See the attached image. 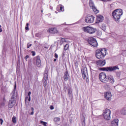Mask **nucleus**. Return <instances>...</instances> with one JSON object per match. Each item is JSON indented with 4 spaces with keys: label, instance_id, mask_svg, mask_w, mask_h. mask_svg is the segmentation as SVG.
<instances>
[{
    "label": "nucleus",
    "instance_id": "17",
    "mask_svg": "<svg viewBox=\"0 0 126 126\" xmlns=\"http://www.w3.org/2000/svg\"><path fill=\"white\" fill-rule=\"evenodd\" d=\"M49 33H51V34H56V33H58V30L56 28H49L48 30Z\"/></svg>",
    "mask_w": 126,
    "mask_h": 126
},
{
    "label": "nucleus",
    "instance_id": "43",
    "mask_svg": "<svg viewBox=\"0 0 126 126\" xmlns=\"http://www.w3.org/2000/svg\"><path fill=\"white\" fill-rule=\"evenodd\" d=\"M31 115H34V111L32 112Z\"/></svg>",
    "mask_w": 126,
    "mask_h": 126
},
{
    "label": "nucleus",
    "instance_id": "48",
    "mask_svg": "<svg viewBox=\"0 0 126 126\" xmlns=\"http://www.w3.org/2000/svg\"><path fill=\"white\" fill-rule=\"evenodd\" d=\"M64 90H65V91H66V88H65V87H64Z\"/></svg>",
    "mask_w": 126,
    "mask_h": 126
},
{
    "label": "nucleus",
    "instance_id": "7",
    "mask_svg": "<svg viewBox=\"0 0 126 126\" xmlns=\"http://www.w3.org/2000/svg\"><path fill=\"white\" fill-rule=\"evenodd\" d=\"M32 62L33 63V64L35 65H37L38 67H40V66H41V59H40V57L36 56L34 57L32 60Z\"/></svg>",
    "mask_w": 126,
    "mask_h": 126
},
{
    "label": "nucleus",
    "instance_id": "50",
    "mask_svg": "<svg viewBox=\"0 0 126 126\" xmlns=\"http://www.w3.org/2000/svg\"><path fill=\"white\" fill-rule=\"evenodd\" d=\"M56 12V13H58V12Z\"/></svg>",
    "mask_w": 126,
    "mask_h": 126
},
{
    "label": "nucleus",
    "instance_id": "31",
    "mask_svg": "<svg viewBox=\"0 0 126 126\" xmlns=\"http://www.w3.org/2000/svg\"><path fill=\"white\" fill-rule=\"evenodd\" d=\"M106 27H105V25H103L101 27V29L103 30V31H105Z\"/></svg>",
    "mask_w": 126,
    "mask_h": 126
},
{
    "label": "nucleus",
    "instance_id": "44",
    "mask_svg": "<svg viewBox=\"0 0 126 126\" xmlns=\"http://www.w3.org/2000/svg\"><path fill=\"white\" fill-rule=\"evenodd\" d=\"M44 48H45V49H48V48H49V47H48V46H45Z\"/></svg>",
    "mask_w": 126,
    "mask_h": 126
},
{
    "label": "nucleus",
    "instance_id": "28",
    "mask_svg": "<svg viewBox=\"0 0 126 126\" xmlns=\"http://www.w3.org/2000/svg\"><path fill=\"white\" fill-rule=\"evenodd\" d=\"M25 29L27 31H29V23H27Z\"/></svg>",
    "mask_w": 126,
    "mask_h": 126
},
{
    "label": "nucleus",
    "instance_id": "3",
    "mask_svg": "<svg viewBox=\"0 0 126 126\" xmlns=\"http://www.w3.org/2000/svg\"><path fill=\"white\" fill-rule=\"evenodd\" d=\"M83 30L84 32H87V33H89V34H94V33L97 31L96 28L89 26L83 27Z\"/></svg>",
    "mask_w": 126,
    "mask_h": 126
},
{
    "label": "nucleus",
    "instance_id": "35",
    "mask_svg": "<svg viewBox=\"0 0 126 126\" xmlns=\"http://www.w3.org/2000/svg\"><path fill=\"white\" fill-rule=\"evenodd\" d=\"M31 46H32V44L28 43L27 45V48H29V47H31Z\"/></svg>",
    "mask_w": 126,
    "mask_h": 126
},
{
    "label": "nucleus",
    "instance_id": "32",
    "mask_svg": "<svg viewBox=\"0 0 126 126\" xmlns=\"http://www.w3.org/2000/svg\"><path fill=\"white\" fill-rule=\"evenodd\" d=\"M12 122L13 123H16V117H13L12 118Z\"/></svg>",
    "mask_w": 126,
    "mask_h": 126
},
{
    "label": "nucleus",
    "instance_id": "12",
    "mask_svg": "<svg viewBox=\"0 0 126 126\" xmlns=\"http://www.w3.org/2000/svg\"><path fill=\"white\" fill-rule=\"evenodd\" d=\"M104 97L107 101H111L112 100V94L110 92L104 93Z\"/></svg>",
    "mask_w": 126,
    "mask_h": 126
},
{
    "label": "nucleus",
    "instance_id": "6",
    "mask_svg": "<svg viewBox=\"0 0 126 126\" xmlns=\"http://www.w3.org/2000/svg\"><path fill=\"white\" fill-rule=\"evenodd\" d=\"M88 43L93 47H94V48L98 47V42H97V40L94 38L91 37L88 40Z\"/></svg>",
    "mask_w": 126,
    "mask_h": 126
},
{
    "label": "nucleus",
    "instance_id": "25",
    "mask_svg": "<svg viewBox=\"0 0 126 126\" xmlns=\"http://www.w3.org/2000/svg\"><path fill=\"white\" fill-rule=\"evenodd\" d=\"M92 8L95 14L99 13V10L97 9V8H96V7L94 6Z\"/></svg>",
    "mask_w": 126,
    "mask_h": 126
},
{
    "label": "nucleus",
    "instance_id": "23",
    "mask_svg": "<svg viewBox=\"0 0 126 126\" xmlns=\"http://www.w3.org/2000/svg\"><path fill=\"white\" fill-rule=\"evenodd\" d=\"M89 4L91 8H93V7H95L94 2H93V1L92 0H90Z\"/></svg>",
    "mask_w": 126,
    "mask_h": 126
},
{
    "label": "nucleus",
    "instance_id": "45",
    "mask_svg": "<svg viewBox=\"0 0 126 126\" xmlns=\"http://www.w3.org/2000/svg\"><path fill=\"white\" fill-rule=\"evenodd\" d=\"M31 110H32V111H34V108L32 107V108H31Z\"/></svg>",
    "mask_w": 126,
    "mask_h": 126
},
{
    "label": "nucleus",
    "instance_id": "39",
    "mask_svg": "<svg viewBox=\"0 0 126 126\" xmlns=\"http://www.w3.org/2000/svg\"><path fill=\"white\" fill-rule=\"evenodd\" d=\"M0 125H2V123H3V120H2V119H0Z\"/></svg>",
    "mask_w": 126,
    "mask_h": 126
},
{
    "label": "nucleus",
    "instance_id": "42",
    "mask_svg": "<svg viewBox=\"0 0 126 126\" xmlns=\"http://www.w3.org/2000/svg\"><path fill=\"white\" fill-rule=\"evenodd\" d=\"M117 76H120V75H121V73H120V72L117 73Z\"/></svg>",
    "mask_w": 126,
    "mask_h": 126
},
{
    "label": "nucleus",
    "instance_id": "37",
    "mask_svg": "<svg viewBox=\"0 0 126 126\" xmlns=\"http://www.w3.org/2000/svg\"><path fill=\"white\" fill-rule=\"evenodd\" d=\"M27 59H29V55H27L26 57H25V60L27 61Z\"/></svg>",
    "mask_w": 126,
    "mask_h": 126
},
{
    "label": "nucleus",
    "instance_id": "46",
    "mask_svg": "<svg viewBox=\"0 0 126 126\" xmlns=\"http://www.w3.org/2000/svg\"><path fill=\"white\" fill-rule=\"evenodd\" d=\"M2 32V29H0V32Z\"/></svg>",
    "mask_w": 126,
    "mask_h": 126
},
{
    "label": "nucleus",
    "instance_id": "21",
    "mask_svg": "<svg viewBox=\"0 0 126 126\" xmlns=\"http://www.w3.org/2000/svg\"><path fill=\"white\" fill-rule=\"evenodd\" d=\"M120 113L122 116H126V108H123L120 110Z\"/></svg>",
    "mask_w": 126,
    "mask_h": 126
},
{
    "label": "nucleus",
    "instance_id": "11",
    "mask_svg": "<svg viewBox=\"0 0 126 126\" xmlns=\"http://www.w3.org/2000/svg\"><path fill=\"white\" fill-rule=\"evenodd\" d=\"M49 76L48 74V71H46L44 75V82H43V86L46 87L47 86V81L49 80Z\"/></svg>",
    "mask_w": 126,
    "mask_h": 126
},
{
    "label": "nucleus",
    "instance_id": "51",
    "mask_svg": "<svg viewBox=\"0 0 126 126\" xmlns=\"http://www.w3.org/2000/svg\"><path fill=\"white\" fill-rule=\"evenodd\" d=\"M107 86L109 87V85H108Z\"/></svg>",
    "mask_w": 126,
    "mask_h": 126
},
{
    "label": "nucleus",
    "instance_id": "33",
    "mask_svg": "<svg viewBox=\"0 0 126 126\" xmlns=\"http://www.w3.org/2000/svg\"><path fill=\"white\" fill-rule=\"evenodd\" d=\"M64 42H66V40H65V39H64V38L61 39V43L62 42V43H64Z\"/></svg>",
    "mask_w": 126,
    "mask_h": 126
},
{
    "label": "nucleus",
    "instance_id": "1",
    "mask_svg": "<svg viewBox=\"0 0 126 126\" xmlns=\"http://www.w3.org/2000/svg\"><path fill=\"white\" fill-rule=\"evenodd\" d=\"M123 13L124 12L122 9H117L114 10L112 12L113 19H114L116 22H119V21H120V19H121V17L123 15Z\"/></svg>",
    "mask_w": 126,
    "mask_h": 126
},
{
    "label": "nucleus",
    "instance_id": "29",
    "mask_svg": "<svg viewBox=\"0 0 126 126\" xmlns=\"http://www.w3.org/2000/svg\"><path fill=\"white\" fill-rule=\"evenodd\" d=\"M61 120V118H59V117H56L54 118V122H60V121Z\"/></svg>",
    "mask_w": 126,
    "mask_h": 126
},
{
    "label": "nucleus",
    "instance_id": "9",
    "mask_svg": "<svg viewBox=\"0 0 126 126\" xmlns=\"http://www.w3.org/2000/svg\"><path fill=\"white\" fill-rule=\"evenodd\" d=\"M116 69H120L119 66H113L103 68V70H104L105 71H115Z\"/></svg>",
    "mask_w": 126,
    "mask_h": 126
},
{
    "label": "nucleus",
    "instance_id": "49",
    "mask_svg": "<svg viewBox=\"0 0 126 126\" xmlns=\"http://www.w3.org/2000/svg\"><path fill=\"white\" fill-rule=\"evenodd\" d=\"M0 29H1V26L0 25Z\"/></svg>",
    "mask_w": 126,
    "mask_h": 126
},
{
    "label": "nucleus",
    "instance_id": "19",
    "mask_svg": "<svg viewBox=\"0 0 126 126\" xmlns=\"http://www.w3.org/2000/svg\"><path fill=\"white\" fill-rule=\"evenodd\" d=\"M112 126H119V119H116L113 120L111 123Z\"/></svg>",
    "mask_w": 126,
    "mask_h": 126
},
{
    "label": "nucleus",
    "instance_id": "26",
    "mask_svg": "<svg viewBox=\"0 0 126 126\" xmlns=\"http://www.w3.org/2000/svg\"><path fill=\"white\" fill-rule=\"evenodd\" d=\"M69 49V45L68 44H66L64 46V51H67V50Z\"/></svg>",
    "mask_w": 126,
    "mask_h": 126
},
{
    "label": "nucleus",
    "instance_id": "40",
    "mask_svg": "<svg viewBox=\"0 0 126 126\" xmlns=\"http://www.w3.org/2000/svg\"><path fill=\"white\" fill-rule=\"evenodd\" d=\"M55 58H56V59H58V56L57 54V53L55 54Z\"/></svg>",
    "mask_w": 126,
    "mask_h": 126
},
{
    "label": "nucleus",
    "instance_id": "22",
    "mask_svg": "<svg viewBox=\"0 0 126 126\" xmlns=\"http://www.w3.org/2000/svg\"><path fill=\"white\" fill-rule=\"evenodd\" d=\"M68 73L67 72V71H66L64 74V76H63V78H64V80H65V81L68 80Z\"/></svg>",
    "mask_w": 126,
    "mask_h": 126
},
{
    "label": "nucleus",
    "instance_id": "30",
    "mask_svg": "<svg viewBox=\"0 0 126 126\" xmlns=\"http://www.w3.org/2000/svg\"><path fill=\"white\" fill-rule=\"evenodd\" d=\"M41 124H42L43 126H47V124H48L47 122H45L44 121H40Z\"/></svg>",
    "mask_w": 126,
    "mask_h": 126
},
{
    "label": "nucleus",
    "instance_id": "15",
    "mask_svg": "<svg viewBox=\"0 0 126 126\" xmlns=\"http://www.w3.org/2000/svg\"><path fill=\"white\" fill-rule=\"evenodd\" d=\"M104 20V17L103 16L100 15H98L96 16V23H100V22H102Z\"/></svg>",
    "mask_w": 126,
    "mask_h": 126
},
{
    "label": "nucleus",
    "instance_id": "8",
    "mask_svg": "<svg viewBox=\"0 0 126 126\" xmlns=\"http://www.w3.org/2000/svg\"><path fill=\"white\" fill-rule=\"evenodd\" d=\"M81 71L83 79H86V78L88 77V72L87 71V67L85 66H82Z\"/></svg>",
    "mask_w": 126,
    "mask_h": 126
},
{
    "label": "nucleus",
    "instance_id": "36",
    "mask_svg": "<svg viewBox=\"0 0 126 126\" xmlns=\"http://www.w3.org/2000/svg\"><path fill=\"white\" fill-rule=\"evenodd\" d=\"M32 56H34L36 55V53L34 51H32Z\"/></svg>",
    "mask_w": 126,
    "mask_h": 126
},
{
    "label": "nucleus",
    "instance_id": "27",
    "mask_svg": "<svg viewBox=\"0 0 126 126\" xmlns=\"http://www.w3.org/2000/svg\"><path fill=\"white\" fill-rule=\"evenodd\" d=\"M28 95L29 96V102H30L31 101V96H30L31 95V92H29Z\"/></svg>",
    "mask_w": 126,
    "mask_h": 126
},
{
    "label": "nucleus",
    "instance_id": "41",
    "mask_svg": "<svg viewBox=\"0 0 126 126\" xmlns=\"http://www.w3.org/2000/svg\"><path fill=\"white\" fill-rule=\"evenodd\" d=\"M50 108L51 110H54V106H52V105L50 106Z\"/></svg>",
    "mask_w": 126,
    "mask_h": 126
},
{
    "label": "nucleus",
    "instance_id": "18",
    "mask_svg": "<svg viewBox=\"0 0 126 126\" xmlns=\"http://www.w3.org/2000/svg\"><path fill=\"white\" fill-rule=\"evenodd\" d=\"M107 80H109V82L110 83H112V84H113V83H114V82H115V79H114V77H113V76L112 75H108L107 76Z\"/></svg>",
    "mask_w": 126,
    "mask_h": 126
},
{
    "label": "nucleus",
    "instance_id": "2",
    "mask_svg": "<svg viewBox=\"0 0 126 126\" xmlns=\"http://www.w3.org/2000/svg\"><path fill=\"white\" fill-rule=\"evenodd\" d=\"M107 55V50L106 49H97L95 51V57L98 60L104 59L105 56Z\"/></svg>",
    "mask_w": 126,
    "mask_h": 126
},
{
    "label": "nucleus",
    "instance_id": "47",
    "mask_svg": "<svg viewBox=\"0 0 126 126\" xmlns=\"http://www.w3.org/2000/svg\"><path fill=\"white\" fill-rule=\"evenodd\" d=\"M54 62H57V59H54Z\"/></svg>",
    "mask_w": 126,
    "mask_h": 126
},
{
    "label": "nucleus",
    "instance_id": "13",
    "mask_svg": "<svg viewBox=\"0 0 126 126\" xmlns=\"http://www.w3.org/2000/svg\"><path fill=\"white\" fill-rule=\"evenodd\" d=\"M96 63L98 66H104L106 64V60H98L96 61Z\"/></svg>",
    "mask_w": 126,
    "mask_h": 126
},
{
    "label": "nucleus",
    "instance_id": "10",
    "mask_svg": "<svg viewBox=\"0 0 126 126\" xmlns=\"http://www.w3.org/2000/svg\"><path fill=\"white\" fill-rule=\"evenodd\" d=\"M94 20H95V17H94L92 15L86 17L85 19V22H86L87 23H89V24L91 23H93Z\"/></svg>",
    "mask_w": 126,
    "mask_h": 126
},
{
    "label": "nucleus",
    "instance_id": "24",
    "mask_svg": "<svg viewBox=\"0 0 126 126\" xmlns=\"http://www.w3.org/2000/svg\"><path fill=\"white\" fill-rule=\"evenodd\" d=\"M58 8H60V10H61V11H64V8L63 6L62 5H59L58 6Z\"/></svg>",
    "mask_w": 126,
    "mask_h": 126
},
{
    "label": "nucleus",
    "instance_id": "16",
    "mask_svg": "<svg viewBox=\"0 0 126 126\" xmlns=\"http://www.w3.org/2000/svg\"><path fill=\"white\" fill-rule=\"evenodd\" d=\"M16 90V84L15 85L14 89L12 93L11 99H14L15 100V97L17 96V93L15 92Z\"/></svg>",
    "mask_w": 126,
    "mask_h": 126
},
{
    "label": "nucleus",
    "instance_id": "14",
    "mask_svg": "<svg viewBox=\"0 0 126 126\" xmlns=\"http://www.w3.org/2000/svg\"><path fill=\"white\" fill-rule=\"evenodd\" d=\"M16 101L15 99L11 98L9 101L8 107L9 108H13L14 105H15Z\"/></svg>",
    "mask_w": 126,
    "mask_h": 126
},
{
    "label": "nucleus",
    "instance_id": "38",
    "mask_svg": "<svg viewBox=\"0 0 126 126\" xmlns=\"http://www.w3.org/2000/svg\"><path fill=\"white\" fill-rule=\"evenodd\" d=\"M29 101V98L28 97V96H27L25 97V101L26 102L27 101Z\"/></svg>",
    "mask_w": 126,
    "mask_h": 126
},
{
    "label": "nucleus",
    "instance_id": "5",
    "mask_svg": "<svg viewBox=\"0 0 126 126\" xmlns=\"http://www.w3.org/2000/svg\"><path fill=\"white\" fill-rule=\"evenodd\" d=\"M99 80L103 83H107L108 82V79L107 78V75L106 73L101 72L99 75Z\"/></svg>",
    "mask_w": 126,
    "mask_h": 126
},
{
    "label": "nucleus",
    "instance_id": "4",
    "mask_svg": "<svg viewBox=\"0 0 126 126\" xmlns=\"http://www.w3.org/2000/svg\"><path fill=\"white\" fill-rule=\"evenodd\" d=\"M103 116L105 120L110 121L111 120V110L109 109L103 110Z\"/></svg>",
    "mask_w": 126,
    "mask_h": 126
},
{
    "label": "nucleus",
    "instance_id": "34",
    "mask_svg": "<svg viewBox=\"0 0 126 126\" xmlns=\"http://www.w3.org/2000/svg\"><path fill=\"white\" fill-rule=\"evenodd\" d=\"M122 54L124 57H126V50L123 51Z\"/></svg>",
    "mask_w": 126,
    "mask_h": 126
},
{
    "label": "nucleus",
    "instance_id": "20",
    "mask_svg": "<svg viewBox=\"0 0 126 126\" xmlns=\"http://www.w3.org/2000/svg\"><path fill=\"white\" fill-rule=\"evenodd\" d=\"M67 91L69 97H70V98H71L72 97V89L69 88V89H68Z\"/></svg>",
    "mask_w": 126,
    "mask_h": 126
}]
</instances>
